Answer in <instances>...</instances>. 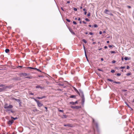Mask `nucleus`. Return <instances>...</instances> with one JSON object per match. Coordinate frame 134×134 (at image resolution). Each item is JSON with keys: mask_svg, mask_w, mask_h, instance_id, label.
Segmentation results:
<instances>
[{"mask_svg": "<svg viewBox=\"0 0 134 134\" xmlns=\"http://www.w3.org/2000/svg\"><path fill=\"white\" fill-rule=\"evenodd\" d=\"M73 88L77 93L79 94L80 96H81L82 104V105L83 104L85 101V99L83 92L82 91L80 90V93L75 88L73 87Z\"/></svg>", "mask_w": 134, "mask_h": 134, "instance_id": "1", "label": "nucleus"}, {"mask_svg": "<svg viewBox=\"0 0 134 134\" xmlns=\"http://www.w3.org/2000/svg\"><path fill=\"white\" fill-rule=\"evenodd\" d=\"M104 12L105 14L109 15H110L113 16V14L111 13L110 12L107 10V9H106L104 11Z\"/></svg>", "mask_w": 134, "mask_h": 134, "instance_id": "2", "label": "nucleus"}, {"mask_svg": "<svg viewBox=\"0 0 134 134\" xmlns=\"http://www.w3.org/2000/svg\"><path fill=\"white\" fill-rule=\"evenodd\" d=\"M71 107L72 109H78L81 108L80 106H71Z\"/></svg>", "mask_w": 134, "mask_h": 134, "instance_id": "3", "label": "nucleus"}, {"mask_svg": "<svg viewBox=\"0 0 134 134\" xmlns=\"http://www.w3.org/2000/svg\"><path fill=\"white\" fill-rule=\"evenodd\" d=\"M7 88V86H5L2 88H0V92L4 91Z\"/></svg>", "mask_w": 134, "mask_h": 134, "instance_id": "4", "label": "nucleus"}, {"mask_svg": "<svg viewBox=\"0 0 134 134\" xmlns=\"http://www.w3.org/2000/svg\"><path fill=\"white\" fill-rule=\"evenodd\" d=\"M13 107V106L12 105H9L8 106L4 107V108L5 109H8L12 108Z\"/></svg>", "mask_w": 134, "mask_h": 134, "instance_id": "5", "label": "nucleus"}, {"mask_svg": "<svg viewBox=\"0 0 134 134\" xmlns=\"http://www.w3.org/2000/svg\"><path fill=\"white\" fill-rule=\"evenodd\" d=\"M6 111L7 112L9 113H10V112L12 113H14V111H12L11 109H7L6 110Z\"/></svg>", "mask_w": 134, "mask_h": 134, "instance_id": "6", "label": "nucleus"}, {"mask_svg": "<svg viewBox=\"0 0 134 134\" xmlns=\"http://www.w3.org/2000/svg\"><path fill=\"white\" fill-rule=\"evenodd\" d=\"M14 122V121L13 120H9L8 122V125H11Z\"/></svg>", "mask_w": 134, "mask_h": 134, "instance_id": "7", "label": "nucleus"}, {"mask_svg": "<svg viewBox=\"0 0 134 134\" xmlns=\"http://www.w3.org/2000/svg\"><path fill=\"white\" fill-rule=\"evenodd\" d=\"M37 104L38 106L39 107H41L43 105V104L41 103L39 101Z\"/></svg>", "mask_w": 134, "mask_h": 134, "instance_id": "8", "label": "nucleus"}, {"mask_svg": "<svg viewBox=\"0 0 134 134\" xmlns=\"http://www.w3.org/2000/svg\"><path fill=\"white\" fill-rule=\"evenodd\" d=\"M64 126H68L69 127H71L72 126L71 124H64Z\"/></svg>", "mask_w": 134, "mask_h": 134, "instance_id": "9", "label": "nucleus"}, {"mask_svg": "<svg viewBox=\"0 0 134 134\" xmlns=\"http://www.w3.org/2000/svg\"><path fill=\"white\" fill-rule=\"evenodd\" d=\"M77 101H76L75 102H70V104H71L72 105H74L76 104H77Z\"/></svg>", "mask_w": 134, "mask_h": 134, "instance_id": "10", "label": "nucleus"}, {"mask_svg": "<svg viewBox=\"0 0 134 134\" xmlns=\"http://www.w3.org/2000/svg\"><path fill=\"white\" fill-rule=\"evenodd\" d=\"M45 97H46L45 96H43L42 97H37L36 98L38 99H41L44 98Z\"/></svg>", "mask_w": 134, "mask_h": 134, "instance_id": "11", "label": "nucleus"}, {"mask_svg": "<svg viewBox=\"0 0 134 134\" xmlns=\"http://www.w3.org/2000/svg\"><path fill=\"white\" fill-rule=\"evenodd\" d=\"M69 30L70 31V32L73 34L75 35V33L70 28L69 29Z\"/></svg>", "mask_w": 134, "mask_h": 134, "instance_id": "12", "label": "nucleus"}, {"mask_svg": "<svg viewBox=\"0 0 134 134\" xmlns=\"http://www.w3.org/2000/svg\"><path fill=\"white\" fill-rule=\"evenodd\" d=\"M36 88H40L41 89H43V87L41 86H40V85H37L36 86Z\"/></svg>", "mask_w": 134, "mask_h": 134, "instance_id": "13", "label": "nucleus"}, {"mask_svg": "<svg viewBox=\"0 0 134 134\" xmlns=\"http://www.w3.org/2000/svg\"><path fill=\"white\" fill-rule=\"evenodd\" d=\"M13 99L15 100H16L18 102H20V99H18L15 98H13Z\"/></svg>", "mask_w": 134, "mask_h": 134, "instance_id": "14", "label": "nucleus"}, {"mask_svg": "<svg viewBox=\"0 0 134 134\" xmlns=\"http://www.w3.org/2000/svg\"><path fill=\"white\" fill-rule=\"evenodd\" d=\"M32 111L34 112L36 111H37L38 112H40L39 110H38L36 108H35V109H33Z\"/></svg>", "mask_w": 134, "mask_h": 134, "instance_id": "15", "label": "nucleus"}, {"mask_svg": "<svg viewBox=\"0 0 134 134\" xmlns=\"http://www.w3.org/2000/svg\"><path fill=\"white\" fill-rule=\"evenodd\" d=\"M130 59V58H128L127 57H126L124 58V59L125 60H129Z\"/></svg>", "mask_w": 134, "mask_h": 134, "instance_id": "16", "label": "nucleus"}, {"mask_svg": "<svg viewBox=\"0 0 134 134\" xmlns=\"http://www.w3.org/2000/svg\"><path fill=\"white\" fill-rule=\"evenodd\" d=\"M67 116L66 115H63L62 118H65L67 117Z\"/></svg>", "mask_w": 134, "mask_h": 134, "instance_id": "17", "label": "nucleus"}, {"mask_svg": "<svg viewBox=\"0 0 134 134\" xmlns=\"http://www.w3.org/2000/svg\"><path fill=\"white\" fill-rule=\"evenodd\" d=\"M5 52L6 53H8L9 52V50L8 49H6L5 50Z\"/></svg>", "mask_w": 134, "mask_h": 134, "instance_id": "18", "label": "nucleus"}, {"mask_svg": "<svg viewBox=\"0 0 134 134\" xmlns=\"http://www.w3.org/2000/svg\"><path fill=\"white\" fill-rule=\"evenodd\" d=\"M21 75L24 76H26L27 75V74L25 73H22Z\"/></svg>", "mask_w": 134, "mask_h": 134, "instance_id": "19", "label": "nucleus"}, {"mask_svg": "<svg viewBox=\"0 0 134 134\" xmlns=\"http://www.w3.org/2000/svg\"><path fill=\"white\" fill-rule=\"evenodd\" d=\"M76 97V96L74 95H71L69 97L70 98H75V97Z\"/></svg>", "mask_w": 134, "mask_h": 134, "instance_id": "20", "label": "nucleus"}, {"mask_svg": "<svg viewBox=\"0 0 134 134\" xmlns=\"http://www.w3.org/2000/svg\"><path fill=\"white\" fill-rule=\"evenodd\" d=\"M114 83H116L118 84H120L121 83L119 82H116V81H114Z\"/></svg>", "mask_w": 134, "mask_h": 134, "instance_id": "21", "label": "nucleus"}, {"mask_svg": "<svg viewBox=\"0 0 134 134\" xmlns=\"http://www.w3.org/2000/svg\"><path fill=\"white\" fill-rule=\"evenodd\" d=\"M107 80L109 81H110L111 82H114V80H113L111 79H108Z\"/></svg>", "mask_w": 134, "mask_h": 134, "instance_id": "22", "label": "nucleus"}, {"mask_svg": "<svg viewBox=\"0 0 134 134\" xmlns=\"http://www.w3.org/2000/svg\"><path fill=\"white\" fill-rule=\"evenodd\" d=\"M34 100L37 103L39 101L38 100H37L34 98H33Z\"/></svg>", "mask_w": 134, "mask_h": 134, "instance_id": "23", "label": "nucleus"}, {"mask_svg": "<svg viewBox=\"0 0 134 134\" xmlns=\"http://www.w3.org/2000/svg\"><path fill=\"white\" fill-rule=\"evenodd\" d=\"M82 41L85 43H87V41L85 39H83L82 40Z\"/></svg>", "mask_w": 134, "mask_h": 134, "instance_id": "24", "label": "nucleus"}, {"mask_svg": "<svg viewBox=\"0 0 134 134\" xmlns=\"http://www.w3.org/2000/svg\"><path fill=\"white\" fill-rule=\"evenodd\" d=\"M95 125H96V128L97 129H98V124L97 123H96Z\"/></svg>", "mask_w": 134, "mask_h": 134, "instance_id": "25", "label": "nucleus"}, {"mask_svg": "<svg viewBox=\"0 0 134 134\" xmlns=\"http://www.w3.org/2000/svg\"><path fill=\"white\" fill-rule=\"evenodd\" d=\"M131 75V73H127L126 74V75L127 76H129L130 75Z\"/></svg>", "mask_w": 134, "mask_h": 134, "instance_id": "26", "label": "nucleus"}, {"mask_svg": "<svg viewBox=\"0 0 134 134\" xmlns=\"http://www.w3.org/2000/svg\"><path fill=\"white\" fill-rule=\"evenodd\" d=\"M93 26L94 27H98V25L97 24H95Z\"/></svg>", "mask_w": 134, "mask_h": 134, "instance_id": "27", "label": "nucleus"}, {"mask_svg": "<svg viewBox=\"0 0 134 134\" xmlns=\"http://www.w3.org/2000/svg\"><path fill=\"white\" fill-rule=\"evenodd\" d=\"M83 49H84V50L85 52H86V50H85V47L84 44L83 45Z\"/></svg>", "mask_w": 134, "mask_h": 134, "instance_id": "28", "label": "nucleus"}, {"mask_svg": "<svg viewBox=\"0 0 134 134\" xmlns=\"http://www.w3.org/2000/svg\"><path fill=\"white\" fill-rule=\"evenodd\" d=\"M111 53L113 54V53H115V52L114 51H112L111 52Z\"/></svg>", "mask_w": 134, "mask_h": 134, "instance_id": "29", "label": "nucleus"}, {"mask_svg": "<svg viewBox=\"0 0 134 134\" xmlns=\"http://www.w3.org/2000/svg\"><path fill=\"white\" fill-rule=\"evenodd\" d=\"M27 68H28V69H34V68H32V67H27Z\"/></svg>", "mask_w": 134, "mask_h": 134, "instance_id": "30", "label": "nucleus"}, {"mask_svg": "<svg viewBox=\"0 0 134 134\" xmlns=\"http://www.w3.org/2000/svg\"><path fill=\"white\" fill-rule=\"evenodd\" d=\"M116 75L118 76H120L121 75V74L120 73H117Z\"/></svg>", "mask_w": 134, "mask_h": 134, "instance_id": "31", "label": "nucleus"}, {"mask_svg": "<svg viewBox=\"0 0 134 134\" xmlns=\"http://www.w3.org/2000/svg\"><path fill=\"white\" fill-rule=\"evenodd\" d=\"M91 14V13L90 12H89L88 13V14H87V16H90Z\"/></svg>", "mask_w": 134, "mask_h": 134, "instance_id": "32", "label": "nucleus"}, {"mask_svg": "<svg viewBox=\"0 0 134 134\" xmlns=\"http://www.w3.org/2000/svg\"><path fill=\"white\" fill-rule=\"evenodd\" d=\"M18 103H19V105L20 106L21 104V102L20 101V102H18Z\"/></svg>", "mask_w": 134, "mask_h": 134, "instance_id": "33", "label": "nucleus"}, {"mask_svg": "<svg viewBox=\"0 0 134 134\" xmlns=\"http://www.w3.org/2000/svg\"><path fill=\"white\" fill-rule=\"evenodd\" d=\"M66 20L69 22H70V20L68 19H66Z\"/></svg>", "mask_w": 134, "mask_h": 134, "instance_id": "34", "label": "nucleus"}, {"mask_svg": "<svg viewBox=\"0 0 134 134\" xmlns=\"http://www.w3.org/2000/svg\"><path fill=\"white\" fill-rule=\"evenodd\" d=\"M85 20L86 21H90V20L89 19H88L87 18H86L85 19Z\"/></svg>", "mask_w": 134, "mask_h": 134, "instance_id": "35", "label": "nucleus"}, {"mask_svg": "<svg viewBox=\"0 0 134 134\" xmlns=\"http://www.w3.org/2000/svg\"><path fill=\"white\" fill-rule=\"evenodd\" d=\"M111 72L112 73H114L115 72V71L113 70H111Z\"/></svg>", "mask_w": 134, "mask_h": 134, "instance_id": "36", "label": "nucleus"}, {"mask_svg": "<svg viewBox=\"0 0 134 134\" xmlns=\"http://www.w3.org/2000/svg\"><path fill=\"white\" fill-rule=\"evenodd\" d=\"M4 85L3 84L0 85V87H3L4 86Z\"/></svg>", "mask_w": 134, "mask_h": 134, "instance_id": "37", "label": "nucleus"}, {"mask_svg": "<svg viewBox=\"0 0 134 134\" xmlns=\"http://www.w3.org/2000/svg\"><path fill=\"white\" fill-rule=\"evenodd\" d=\"M73 23L74 24H75V25H76L77 24V23H76V22L75 21H73Z\"/></svg>", "mask_w": 134, "mask_h": 134, "instance_id": "38", "label": "nucleus"}, {"mask_svg": "<svg viewBox=\"0 0 134 134\" xmlns=\"http://www.w3.org/2000/svg\"><path fill=\"white\" fill-rule=\"evenodd\" d=\"M125 68V66H121L120 68L121 69H124Z\"/></svg>", "mask_w": 134, "mask_h": 134, "instance_id": "39", "label": "nucleus"}, {"mask_svg": "<svg viewBox=\"0 0 134 134\" xmlns=\"http://www.w3.org/2000/svg\"><path fill=\"white\" fill-rule=\"evenodd\" d=\"M74 10L75 11H76L77 10V9L76 8H74Z\"/></svg>", "mask_w": 134, "mask_h": 134, "instance_id": "40", "label": "nucleus"}, {"mask_svg": "<svg viewBox=\"0 0 134 134\" xmlns=\"http://www.w3.org/2000/svg\"><path fill=\"white\" fill-rule=\"evenodd\" d=\"M85 56L86 57V58H87V55L86 54V52H85Z\"/></svg>", "mask_w": 134, "mask_h": 134, "instance_id": "41", "label": "nucleus"}, {"mask_svg": "<svg viewBox=\"0 0 134 134\" xmlns=\"http://www.w3.org/2000/svg\"><path fill=\"white\" fill-rule=\"evenodd\" d=\"M11 118H13L14 120H16V119H17V117H16L15 118H13V117H11Z\"/></svg>", "mask_w": 134, "mask_h": 134, "instance_id": "42", "label": "nucleus"}, {"mask_svg": "<svg viewBox=\"0 0 134 134\" xmlns=\"http://www.w3.org/2000/svg\"><path fill=\"white\" fill-rule=\"evenodd\" d=\"M26 78H29V79H31V77L29 76V77H26Z\"/></svg>", "mask_w": 134, "mask_h": 134, "instance_id": "43", "label": "nucleus"}, {"mask_svg": "<svg viewBox=\"0 0 134 134\" xmlns=\"http://www.w3.org/2000/svg\"><path fill=\"white\" fill-rule=\"evenodd\" d=\"M30 95H34V93H32V92H31L30 93Z\"/></svg>", "mask_w": 134, "mask_h": 134, "instance_id": "44", "label": "nucleus"}, {"mask_svg": "<svg viewBox=\"0 0 134 134\" xmlns=\"http://www.w3.org/2000/svg\"><path fill=\"white\" fill-rule=\"evenodd\" d=\"M116 62V61L115 60H113L112 61V63H115Z\"/></svg>", "mask_w": 134, "mask_h": 134, "instance_id": "45", "label": "nucleus"}, {"mask_svg": "<svg viewBox=\"0 0 134 134\" xmlns=\"http://www.w3.org/2000/svg\"><path fill=\"white\" fill-rule=\"evenodd\" d=\"M98 70L99 71H103V70L100 69H98Z\"/></svg>", "mask_w": 134, "mask_h": 134, "instance_id": "46", "label": "nucleus"}, {"mask_svg": "<svg viewBox=\"0 0 134 134\" xmlns=\"http://www.w3.org/2000/svg\"><path fill=\"white\" fill-rule=\"evenodd\" d=\"M59 111L60 112H63V110H59Z\"/></svg>", "mask_w": 134, "mask_h": 134, "instance_id": "47", "label": "nucleus"}, {"mask_svg": "<svg viewBox=\"0 0 134 134\" xmlns=\"http://www.w3.org/2000/svg\"><path fill=\"white\" fill-rule=\"evenodd\" d=\"M44 108L45 109H46V111H47V107H44Z\"/></svg>", "mask_w": 134, "mask_h": 134, "instance_id": "48", "label": "nucleus"}, {"mask_svg": "<svg viewBox=\"0 0 134 134\" xmlns=\"http://www.w3.org/2000/svg\"><path fill=\"white\" fill-rule=\"evenodd\" d=\"M8 106V104H6L5 105H4V107H7V106Z\"/></svg>", "mask_w": 134, "mask_h": 134, "instance_id": "49", "label": "nucleus"}, {"mask_svg": "<svg viewBox=\"0 0 134 134\" xmlns=\"http://www.w3.org/2000/svg\"><path fill=\"white\" fill-rule=\"evenodd\" d=\"M130 68L129 66H127V69H128Z\"/></svg>", "mask_w": 134, "mask_h": 134, "instance_id": "50", "label": "nucleus"}, {"mask_svg": "<svg viewBox=\"0 0 134 134\" xmlns=\"http://www.w3.org/2000/svg\"><path fill=\"white\" fill-rule=\"evenodd\" d=\"M37 70L38 71L40 72H41V71L39 69H37Z\"/></svg>", "mask_w": 134, "mask_h": 134, "instance_id": "51", "label": "nucleus"}, {"mask_svg": "<svg viewBox=\"0 0 134 134\" xmlns=\"http://www.w3.org/2000/svg\"><path fill=\"white\" fill-rule=\"evenodd\" d=\"M89 34H90V35H93V33H92V32H90L89 33Z\"/></svg>", "mask_w": 134, "mask_h": 134, "instance_id": "52", "label": "nucleus"}, {"mask_svg": "<svg viewBox=\"0 0 134 134\" xmlns=\"http://www.w3.org/2000/svg\"><path fill=\"white\" fill-rule=\"evenodd\" d=\"M22 68L23 67V66H18V68Z\"/></svg>", "mask_w": 134, "mask_h": 134, "instance_id": "53", "label": "nucleus"}, {"mask_svg": "<svg viewBox=\"0 0 134 134\" xmlns=\"http://www.w3.org/2000/svg\"><path fill=\"white\" fill-rule=\"evenodd\" d=\"M127 7L128 8H131V6H127Z\"/></svg>", "mask_w": 134, "mask_h": 134, "instance_id": "54", "label": "nucleus"}, {"mask_svg": "<svg viewBox=\"0 0 134 134\" xmlns=\"http://www.w3.org/2000/svg\"><path fill=\"white\" fill-rule=\"evenodd\" d=\"M38 77H43V76L42 75H39L38 76Z\"/></svg>", "mask_w": 134, "mask_h": 134, "instance_id": "55", "label": "nucleus"}, {"mask_svg": "<svg viewBox=\"0 0 134 134\" xmlns=\"http://www.w3.org/2000/svg\"><path fill=\"white\" fill-rule=\"evenodd\" d=\"M109 48H111L112 47V46L111 45H109Z\"/></svg>", "mask_w": 134, "mask_h": 134, "instance_id": "56", "label": "nucleus"}, {"mask_svg": "<svg viewBox=\"0 0 134 134\" xmlns=\"http://www.w3.org/2000/svg\"><path fill=\"white\" fill-rule=\"evenodd\" d=\"M86 58V59H87V61L88 62H89V60L88 59V57Z\"/></svg>", "mask_w": 134, "mask_h": 134, "instance_id": "57", "label": "nucleus"}, {"mask_svg": "<svg viewBox=\"0 0 134 134\" xmlns=\"http://www.w3.org/2000/svg\"><path fill=\"white\" fill-rule=\"evenodd\" d=\"M102 33V32L101 31H100L99 32L100 34H101Z\"/></svg>", "mask_w": 134, "mask_h": 134, "instance_id": "58", "label": "nucleus"}, {"mask_svg": "<svg viewBox=\"0 0 134 134\" xmlns=\"http://www.w3.org/2000/svg\"><path fill=\"white\" fill-rule=\"evenodd\" d=\"M83 11H86V9L85 8H84L83 9Z\"/></svg>", "mask_w": 134, "mask_h": 134, "instance_id": "59", "label": "nucleus"}, {"mask_svg": "<svg viewBox=\"0 0 134 134\" xmlns=\"http://www.w3.org/2000/svg\"><path fill=\"white\" fill-rule=\"evenodd\" d=\"M61 9L63 11H64V10L62 7L61 8Z\"/></svg>", "mask_w": 134, "mask_h": 134, "instance_id": "60", "label": "nucleus"}, {"mask_svg": "<svg viewBox=\"0 0 134 134\" xmlns=\"http://www.w3.org/2000/svg\"><path fill=\"white\" fill-rule=\"evenodd\" d=\"M83 23L84 24H86V22L85 21H83Z\"/></svg>", "mask_w": 134, "mask_h": 134, "instance_id": "61", "label": "nucleus"}, {"mask_svg": "<svg viewBox=\"0 0 134 134\" xmlns=\"http://www.w3.org/2000/svg\"><path fill=\"white\" fill-rule=\"evenodd\" d=\"M86 13H87L86 11H85V12H84V14H85V15L86 14Z\"/></svg>", "mask_w": 134, "mask_h": 134, "instance_id": "62", "label": "nucleus"}, {"mask_svg": "<svg viewBox=\"0 0 134 134\" xmlns=\"http://www.w3.org/2000/svg\"><path fill=\"white\" fill-rule=\"evenodd\" d=\"M70 2L69 1H68L67 2V3H70Z\"/></svg>", "mask_w": 134, "mask_h": 134, "instance_id": "63", "label": "nucleus"}, {"mask_svg": "<svg viewBox=\"0 0 134 134\" xmlns=\"http://www.w3.org/2000/svg\"><path fill=\"white\" fill-rule=\"evenodd\" d=\"M104 48H105V49H106V48H107V46H105L104 47Z\"/></svg>", "mask_w": 134, "mask_h": 134, "instance_id": "64", "label": "nucleus"}]
</instances>
